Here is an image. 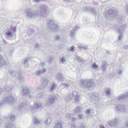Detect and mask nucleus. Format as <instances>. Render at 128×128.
<instances>
[{
    "label": "nucleus",
    "instance_id": "1",
    "mask_svg": "<svg viewBox=\"0 0 128 128\" xmlns=\"http://www.w3.org/2000/svg\"><path fill=\"white\" fill-rule=\"evenodd\" d=\"M98 67V65L95 63H94L92 65V68L93 69H96Z\"/></svg>",
    "mask_w": 128,
    "mask_h": 128
},
{
    "label": "nucleus",
    "instance_id": "2",
    "mask_svg": "<svg viewBox=\"0 0 128 128\" xmlns=\"http://www.w3.org/2000/svg\"><path fill=\"white\" fill-rule=\"evenodd\" d=\"M106 94L107 96H108L110 94V92L109 90H108L106 91Z\"/></svg>",
    "mask_w": 128,
    "mask_h": 128
},
{
    "label": "nucleus",
    "instance_id": "3",
    "mask_svg": "<svg viewBox=\"0 0 128 128\" xmlns=\"http://www.w3.org/2000/svg\"><path fill=\"white\" fill-rule=\"evenodd\" d=\"M11 34V32H7L6 34V35L8 36L10 35Z\"/></svg>",
    "mask_w": 128,
    "mask_h": 128
},
{
    "label": "nucleus",
    "instance_id": "4",
    "mask_svg": "<svg viewBox=\"0 0 128 128\" xmlns=\"http://www.w3.org/2000/svg\"><path fill=\"white\" fill-rule=\"evenodd\" d=\"M75 48L73 46H71L70 47V50L73 51L74 50Z\"/></svg>",
    "mask_w": 128,
    "mask_h": 128
},
{
    "label": "nucleus",
    "instance_id": "5",
    "mask_svg": "<svg viewBox=\"0 0 128 128\" xmlns=\"http://www.w3.org/2000/svg\"><path fill=\"white\" fill-rule=\"evenodd\" d=\"M90 83L92 84V83L91 82V80H88V82L87 84V85L88 84V83Z\"/></svg>",
    "mask_w": 128,
    "mask_h": 128
},
{
    "label": "nucleus",
    "instance_id": "6",
    "mask_svg": "<svg viewBox=\"0 0 128 128\" xmlns=\"http://www.w3.org/2000/svg\"><path fill=\"white\" fill-rule=\"evenodd\" d=\"M86 80H83L82 81V84H84L85 82H86Z\"/></svg>",
    "mask_w": 128,
    "mask_h": 128
},
{
    "label": "nucleus",
    "instance_id": "7",
    "mask_svg": "<svg viewBox=\"0 0 128 128\" xmlns=\"http://www.w3.org/2000/svg\"><path fill=\"white\" fill-rule=\"evenodd\" d=\"M61 60H62V62H63L65 61V60L64 59H63V58Z\"/></svg>",
    "mask_w": 128,
    "mask_h": 128
},
{
    "label": "nucleus",
    "instance_id": "8",
    "mask_svg": "<svg viewBox=\"0 0 128 128\" xmlns=\"http://www.w3.org/2000/svg\"><path fill=\"white\" fill-rule=\"evenodd\" d=\"M52 90L53 89V88H52Z\"/></svg>",
    "mask_w": 128,
    "mask_h": 128
}]
</instances>
